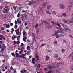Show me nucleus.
Segmentation results:
<instances>
[{"label":"nucleus","instance_id":"f257e3e1","mask_svg":"<svg viewBox=\"0 0 73 73\" xmlns=\"http://www.w3.org/2000/svg\"><path fill=\"white\" fill-rule=\"evenodd\" d=\"M64 62H60L59 63L57 64H54V65H51L50 66H48V67L49 68V69H52V68H58L60 65H64Z\"/></svg>","mask_w":73,"mask_h":73},{"label":"nucleus","instance_id":"f03ea898","mask_svg":"<svg viewBox=\"0 0 73 73\" xmlns=\"http://www.w3.org/2000/svg\"><path fill=\"white\" fill-rule=\"evenodd\" d=\"M22 33L23 34V36L24 37V38L23 39V41L26 42V40L27 39V38L26 37L27 36V33L24 31H23V32Z\"/></svg>","mask_w":73,"mask_h":73},{"label":"nucleus","instance_id":"7ed1b4c3","mask_svg":"<svg viewBox=\"0 0 73 73\" xmlns=\"http://www.w3.org/2000/svg\"><path fill=\"white\" fill-rule=\"evenodd\" d=\"M6 49V46H5V44H4L2 45V49L1 50V52L2 53H4V50H5V49Z\"/></svg>","mask_w":73,"mask_h":73},{"label":"nucleus","instance_id":"20e7f679","mask_svg":"<svg viewBox=\"0 0 73 73\" xmlns=\"http://www.w3.org/2000/svg\"><path fill=\"white\" fill-rule=\"evenodd\" d=\"M20 28H18L17 30H16L15 31V32H16V33L17 35H19V36H20L21 35V33L20 32Z\"/></svg>","mask_w":73,"mask_h":73},{"label":"nucleus","instance_id":"39448f33","mask_svg":"<svg viewBox=\"0 0 73 73\" xmlns=\"http://www.w3.org/2000/svg\"><path fill=\"white\" fill-rule=\"evenodd\" d=\"M36 3V1L32 0L29 1V5H31V4H35Z\"/></svg>","mask_w":73,"mask_h":73},{"label":"nucleus","instance_id":"423d86ee","mask_svg":"<svg viewBox=\"0 0 73 73\" xmlns=\"http://www.w3.org/2000/svg\"><path fill=\"white\" fill-rule=\"evenodd\" d=\"M59 7L61 9H65V6L62 4H60L59 5Z\"/></svg>","mask_w":73,"mask_h":73},{"label":"nucleus","instance_id":"0eeeda50","mask_svg":"<svg viewBox=\"0 0 73 73\" xmlns=\"http://www.w3.org/2000/svg\"><path fill=\"white\" fill-rule=\"evenodd\" d=\"M68 9L70 11H71L73 9V7L72 5H69L68 7Z\"/></svg>","mask_w":73,"mask_h":73},{"label":"nucleus","instance_id":"6e6552de","mask_svg":"<svg viewBox=\"0 0 73 73\" xmlns=\"http://www.w3.org/2000/svg\"><path fill=\"white\" fill-rule=\"evenodd\" d=\"M44 7H46L48 5V2L44 3L43 4Z\"/></svg>","mask_w":73,"mask_h":73},{"label":"nucleus","instance_id":"1a4fd4ad","mask_svg":"<svg viewBox=\"0 0 73 73\" xmlns=\"http://www.w3.org/2000/svg\"><path fill=\"white\" fill-rule=\"evenodd\" d=\"M68 1L69 5H72V4L73 3V0H68Z\"/></svg>","mask_w":73,"mask_h":73},{"label":"nucleus","instance_id":"9d476101","mask_svg":"<svg viewBox=\"0 0 73 73\" xmlns=\"http://www.w3.org/2000/svg\"><path fill=\"white\" fill-rule=\"evenodd\" d=\"M24 15H21V19L22 20V21H24V20H26V19H25V17H24Z\"/></svg>","mask_w":73,"mask_h":73},{"label":"nucleus","instance_id":"9b49d317","mask_svg":"<svg viewBox=\"0 0 73 73\" xmlns=\"http://www.w3.org/2000/svg\"><path fill=\"white\" fill-rule=\"evenodd\" d=\"M63 29L64 31H66L67 30H69V29H68V27L66 26H64L63 27Z\"/></svg>","mask_w":73,"mask_h":73},{"label":"nucleus","instance_id":"f8f14e48","mask_svg":"<svg viewBox=\"0 0 73 73\" xmlns=\"http://www.w3.org/2000/svg\"><path fill=\"white\" fill-rule=\"evenodd\" d=\"M60 33V31L59 30H57V32H56V33H55V34L53 35L52 36H55L56 35H57L58 33Z\"/></svg>","mask_w":73,"mask_h":73},{"label":"nucleus","instance_id":"ddd939ff","mask_svg":"<svg viewBox=\"0 0 73 73\" xmlns=\"http://www.w3.org/2000/svg\"><path fill=\"white\" fill-rule=\"evenodd\" d=\"M61 70H62V69H61V68H58L56 70V72L58 73H60V71H61Z\"/></svg>","mask_w":73,"mask_h":73},{"label":"nucleus","instance_id":"4468645a","mask_svg":"<svg viewBox=\"0 0 73 73\" xmlns=\"http://www.w3.org/2000/svg\"><path fill=\"white\" fill-rule=\"evenodd\" d=\"M51 7H52V5H50L47 7V9L48 11H49V10H50V8H51Z\"/></svg>","mask_w":73,"mask_h":73},{"label":"nucleus","instance_id":"2eb2a0df","mask_svg":"<svg viewBox=\"0 0 73 73\" xmlns=\"http://www.w3.org/2000/svg\"><path fill=\"white\" fill-rule=\"evenodd\" d=\"M27 50H31V47L29 46H27Z\"/></svg>","mask_w":73,"mask_h":73},{"label":"nucleus","instance_id":"dca6fc26","mask_svg":"<svg viewBox=\"0 0 73 73\" xmlns=\"http://www.w3.org/2000/svg\"><path fill=\"white\" fill-rule=\"evenodd\" d=\"M35 58L37 60H39V56L38 55H36V56Z\"/></svg>","mask_w":73,"mask_h":73},{"label":"nucleus","instance_id":"f3484780","mask_svg":"<svg viewBox=\"0 0 73 73\" xmlns=\"http://www.w3.org/2000/svg\"><path fill=\"white\" fill-rule=\"evenodd\" d=\"M62 15L63 16H64L65 17H67V15L65 13H62Z\"/></svg>","mask_w":73,"mask_h":73},{"label":"nucleus","instance_id":"a211bd4d","mask_svg":"<svg viewBox=\"0 0 73 73\" xmlns=\"http://www.w3.org/2000/svg\"><path fill=\"white\" fill-rule=\"evenodd\" d=\"M20 36H17V40H18V41H20Z\"/></svg>","mask_w":73,"mask_h":73},{"label":"nucleus","instance_id":"6ab92c4d","mask_svg":"<svg viewBox=\"0 0 73 73\" xmlns=\"http://www.w3.org/2000/svg\"><path fill=\"white\" fill-rule=\"evenodd\" d=\"M41 21L42 23H46V21L44 20H41Z\"/></svg>","mask_w":73,"mask_h":73},{"label":"nucleus","instance_id":"aec40b11","mask_svg":"<svg viewBox=\"0 0 73 73\" xmlns=\"http://www.w3.org/2000/svg\"><path fill=\"white\" fill-rule=\"evenodd\" d=\"M6 28H10L9 25V24L8 25H7L6 26Z\"/></svg>","mask_w":73,"mask_h":73},{"label":"nucleus","instance_id":"412c9836","mask_svg":"<svg viewBox=\"0 0 73 73\" xmlns=\"http://www.w3.org/2000/svg\"><path fill=\"white\" fill-rule=\"evenodd\" d=\"M54 57H55L56 58H58V55L56 54H55Z\"/></svg>","mask_w":73,"mask_h":73},{"label":"nucleus","instance_id":"4be33fe9","mask_svg":"<svg viewBox=\"0 0 73 73\" xmlns=\"http://www.w3.org/2000/svg\"><path fill=\"white\" fill-rule=\"evenodd\" d=\"M23 49H21V51L19 52V53L20 54H21V53L23 52Z\"/></svg>","mask_w":73,"mask_h":73},{"label":"nucleus","instance_id":"5701e85b","mask_svg":"<svg viewBox=\"0 0 73 73\" xmlns=\"http://www.w3.org/2000/svg\"><path fill=\"white\" fill-rule=\"evenodd\" d=\"M68 37L70 38H72V39H73V36H71V35H68Z\"/></svg>","mask_w":73,"mask_h":73},{"label":"nucleus","instance_id":"b1692460","mask_svg":"<svg viewBox=\"0 0 73 73\" xmlns=\"http://www.w3.org/2000/svg\"><path fill=\"white\" fill-rule=\"evenodd\" d=\"M9 11V9H6V10H5V12H6V13H8V12Z\"/></svg>","mask_w":73,"mask_h":73},{"label":"nucleus","instance_id":"393cba45","mask_svg":"<svg viewBox=\"0 0 73 73\" xmlns=\"http://www.w3.org/2000/svg\"><path fill=\"white\" fill-rule=\"evenodd\" d=\"M23 7H19V10H20V11L23 10Z\"/></svg>","mask_w":73,"mask_h":73},{"label":"nucleus","instance_id":"a878e982","mask_svg":"<svg viewBox=\"0 0 73 73\" xmlns=\"http://www.w3.org/2000/svg\"><path fill=\"white\" fill-rule=\"evenodd\" d=\"M45 11H46L47 14H50V12H49V11L46 10H45Z\"/></svg>","mask_w":73,"mask_h":73},{"label":"nucleus","instance_id":"bb28decb","mask_svg":"<svg viewBox=\"0 0 73 73\" xmlns=\"http://www.w3.org/2000/svg\"><path fill=\"white\" fill-rule=\"evenodd\" d=\"M31 52V51H28L26 53L27 55H28V54H30V52Z\"/></svg>","mask_w":73,"mask_h":73},{"label":"nucleus","instance_id":"cd10ccee","mask_svg":"<svg viewBox=\"0 0 73 73\" xmlns=\"http://www.w3.org/2000/svg\"><path fill=\"white\" fill-rule=\"evenodd\" d=\"M58 16H59V17H63V15H62L61 14H58Z\"/></svg>","mask_w":73,"mask_h":73},{"label":"nucleus","instance_id":"c85d7f7f","mask_svg":"<svg viewBox=\"0 0 73 73\" xmlns=\"http://www.w3.org/2000/svg\"><path fill=\"white\" fill-rule=\"evenodd\" d=\"M56 25H58V26L59 27H61V25H60L59 23H56Z\"/></svg>","mask_w":73,"mask_h":73},{"label":"nucleus","instance_id":"c756f323","mask_svg":"<svg viewBox=\"0 0 73 73\" xmlns=\"http://www.w3.org/2000/svg\"><path fill=\"white\" fill-rule=\"evenodd\" d=\"M17 25H15V26H14V28L15 29H17Z\"/></svg>","mask_w":73,"mask_h":73},{"label":"nucleus","instance_id":"7c9ffc66","mask_svg":"<svg viewBox=\"0 0 73 73\" xmlns=\"http://www.w3.org/2000/svg\"><path fill=\"white\" fill-rule=\"evenodd\" d=\"M52 24L54 25H56L57 24V23H56L54 22V23H52Z\"/></svg>","mask_w":73,"mask_h":73},{"label":"nucleus","instance_id":"2f4dec72","mask_svg":"<svg viewBox=\"0 0 73 73\" xmlns=\"http://www.w3.org/2000/svg\"><path fill=\"white\" fill-rule=\"evenodd\" d=\"M11 55H12L13 57H15V54L13 52L11 53Z\"/></svg>","mask_w":73,"mask_h":73},{"label":"nucleus","instance_id":"473e14b6","mask_svg":"<svg viewBox=\"0 0 73 73\" xmlns=\"http://www.w3.org/2000/svg\"><path fill=\"white\" fill-rule=\"evenodd\" d=\"M13 37L15 39H16V37H17V36H16V35H13Z\"/></svg>","mask_w":73,"mask_h":73},{"label":"nucleus","instance_id":"72a5a7b5","mask_svg":"<svg viewBox=\"0 0 73 73\" xmlns=\"http://www.w3.org/2000/svg\"><path fill=\"white\" fill-rule=\"evenodd\" d=\"M25 17V19H26L27 17H28V16L26 15H24L23 16Z\"/></svg>","mask_w":73,"mask_h":73},{"label":"nucleus","instance_id":"f704fd0d","mask_svg":"<svg viewBox=\"0 0 73 73\" xmlns=\"http://www.w3.org/2000/svg\"><path fill=\"white\" fill-rule=\"evenodd\" d=\"M73 61V56L71 58V60H70V62H72Z\"/></svg>","mask_w":73,"mask_h":73},{"label":"nucleus","instance_id":"c9c22d12","mask_svg":"<svg viewBox=\"0 0 73 73\" xmlns=\"http://www.w3.org/2000/svg\"><path fill=\"white\" fill-rule=\"evenodd\" d=\"M10 69L11 70H14V69L13 68V67L12 66L10 67Z\"/></svg>","mask_w":73,"mask_h":73},{"label":"nucleus","instance_id":"e433bc0d","mask_svg":"<svg viewBox=\"0 0 73 73\" xmlns=\"http://www.w3.org/2000/svg\"><path fill=\"white\" fill-rule=\"evenodd\" d=\"M49 59V57L47 56L46 58V60H48Z\"/></svg>","mask_w":73,"mask_h":73},{"label":"nucleus","instance_id":"4c0bfd02","mask_svg":"<svg viewBox=\"0 0 73 73\" xmlns=\"http://www.w3.org/2000/svg\"><path fill=\"white\" fill-rule=\"evenodd\" d=\"M38 68H41V65L40 64H38Z\"/></svg>","mask_w":73,"mask_h":73},{"label":"nucleus","instance_id":"58836bf2","mask_svg":"<svg viewBox=\"0 0 73 73\" xmlns=\"http://www.w3.org/2000/svg\"><path fill=\"white\" fill-rule=\"evenodd\" d=\"M20 43V42L18 41L16 42V44H19Z\"/></svg>","mask_w":73,"mask_h":73},{"label":"nucleus","instance_id":"ea45409f","mask_svg":"<svg viewBox=\"0 0 73 73\" xmlns=\"http://www.w3.org/2000/svg\"><path fill=\"white\" fill-rule=\"evenodd\" d=\"M62 53H64L65 52V50L64 49H62Z\"/></svg>","mask_w":73,"mask_h":73},{"label":"nucleus","instance_id":"a19ab883","mask_svg":"<svg viewBox=\"0 0 73 73\" xmlns=\"http://www.w3.org/2000/svg\"><path fill=\"white\" fill-rule=\"evenodd\" d=\"M33 42H36V40H35V38H33Z\"/></svg>","mask_w":73,"mask_h":73},{"label":"nucleus","instance_id":"79ce46f5","mask_svg":"<svg viewBox=\"0 0 73 73\" xmlns=\"http://www.w3.org/2000/svg\"><path fill=\"white\" fill-rule=\"evenodd\" d=\"M13 9L15 11H16V8L15 7V6L13 7Z\"/></svg>","mask_w":73,"mask_h":73},{"label":"nucleus","instance_id":"37998d69","mask_svg":"<svg viewBox=\"0 0 73 73\" xmlns=\"http://www.w3.org/2000/svg\"><path fill=\"white\" fill-rule=\"evenodd\" d=\"M52 13L54 15H56V12L55 11L52 12Z\"/></svg>","mask_w":73,"mask_h":73},{"label":"nucleus","instance_id":"c03bdc74","mask_svg":"<svg viewBox=\"0 0 73 73\" xmlns=\"http://www.w3.org/2000/svg\"><path fill=\"white\" fill-rule=\"evenodd\" d=\"M3 36L1 35H0V38L3 37Z\"/></svg>","mask_w":73,"mask_h":73},{"label":"nucleus","instance_id":"a18cd8bd","mask_svg":"<svg viewBox=\"0 0 73 73\" xmlns=\"http://www.w3.org/2000/svg\"><path fill=\"white\" fill-rule=\"evenodd\" d=\"M50 25H49V24H48L47 25V27H48V28H49L50 27Z\"/></svg>","mask_w":73,"mask_h":73},{"label":"nucleus","instance_id":"49530a36","mask_svg":"<svg viewBox=\"0 0 73 73\" xmlns=\"http://www.w3.org/2000/svg\"><path fill=\"white\" fill-rule=\"evenodd\" d=\"M35 27L36 28H37L38 27V24H36L35 26Z\"/></svg>","mask_w":73,"mask_h":73},{"label":"nucleus","instance_id":"de8ad7c7","mask_svg":"<svg viewBox=\"0 0 73 73\" xmlns=\"http://www.w3.org/2000/svg\"><path fill=\"white\" fill-rule=\"evenodd\" d=\"M20 14H19V13H18V14L17 15V17H20Z\"/></svg>","mask_w":73,"mask_h":73},{"label":"nucleus","instance_id":"09e8293b","mask_svg":"<svg viewBox=\"0 0 73 73\" xmlns=\"http://www.w3.org/2000/svg\"><path fill=\"white\" fill-rule=\"evenodd\" d=\"M35 58H33L32 60V61H35Z\"/></svg>","mask_w":73,"mask_h":73},{"label":"nucleus","instance_id":"8fccbe9b","mask_svg":"<svg viewBox=\"0 0 73 73\" xmlns=\"http://www.w3.org/2000/svg\"><path fill=\"white\" fill-rule=\"evenodd\" d=\"M54 44H56V45H57V41H55V42H54Z\"/></svg>","mask_w":73,"mask_h":73},{"label":"nucleus","instance_id":"3c124183","mask_svg":"<svg viewBox=\"0 0 73 73\" xmlns=\"http://www.w3.org/2000/svg\"><path fill=\"white\" fill-rule=\"evenodd\" d=\"M61 37V36L60 35H58L57 36H56V38H59V37Z\"/></svg>","mask_w":73,"mask_h":73},{"label":"nucleus","instance_id":"603ef678","mask_svg":"<svg viewBox=\"0 0 73 73\" xmlns=\"http://www.w3.org/2000/svg\"><path fill=\"white\" fill-rule=\"evenodd\" d=\"M22 12L24 13V12H27V10H26L25 11V10H23V11H22Z\"/></svg>","mask_w":73,"mask_h":73},{"label":"nucleus","instance_id":"864d4df0","mask_svg":"<svg viewBox=\"0 0 73 73\" xmlns=\"http://www.w3.org/2000/svg\"><path fill=\"white\" fill-rule=\"evenodd\" d=\"M10 25L11 26H13V23H11L10 24Z\"/></svg>","mask_w":73,"mask_h":73},{"label":"nucleus","instance_id":"5fc2aeb1","mask_svg":"<svg viewBox=\"0 0 73 73\" xmlns=\"http://www.w3.org/2000/svg\"><path fill=\"white\" fill-rule=\"evenodd\" d=\"M32 36L33 37H35V34H32Z\"/></svg>","mask_w":73,"mask_h":73},{"label":"nucleus","instance_id":"6e6d98bb","mask_svg":"<svg viewBox=\"0 0 73 73\" xmlns=\"http://www.w3.org/2000/svg\"><path fill=\"white\" fill-rule=\"evenodd\" d=\"M15 55L17 56H19V54H18V53H16L15 54Z\"/></svg>","mask_w":73,"mask_h":73},{"label":"nucleus","instance_id":"4d7b16f0","mask_svg":"<svg viewBox=\"0 0 73 73\" xmlns=\"http://www.w3.org/2000/svg\"><path fill=\"white\" fill-rule=\"evenodd\" d=\"M13 42L14 44H16V42L15 40Z\"/></svg>","mask_w":73,"mask_h":73},{"label":"nucleus","instance_id":"13d9d810","mask_svg":"<svg viewBox=\"0 0 73 73\" xmlns=\"http://www.w3.org/2000/svg\"><path fill=\"white\" fill-rule=\"evenodd\" d=\"M2 61L3 63H5V60H2Z\"/></svg>","mask_w":73,"mask_h":73},{"label":"nucleus","instance_id":"bf43d9fd","mask_svg":"<svg viewBox=\"0 0 73 73\" xmlns=\"http://www.w3.org/2000/svg\"><path fill=\"white\" fill-rule=\"evenodd\" d=\"M32 56H29V59H30V58H32Z\"/></svg>","mask_w":73,"mask_h":73},{"label":"nucleus","instance_id":"052dcab7","mask_svg":"<svg viewBox=\"0 0 73 73\" xmlns=\"http://www.w3.org/2000/svg\"><path fill=\"white\" fill-rule=\"evenodd\" d=\"M22 57H25V54H22Z\"/></svg>","mask_w":73,"mask_h":73},{"label":"nucleus","instance_id":"680f3d73","mask_svg":"<svg viewBox=\"0 0 73 73\" xmlns=\"http://www.w3.org/2000/svg\"><path fill=\"white\" fill-rule=\"evenodd\" d=\"M25 26H27V23H25Z\"/></svg>","mask_w":73,"mask_h":73},{"label":"nucleus","instance_id":"e2e57ef3","mask_svg":"<svg viewBox=\"0 0 73 73\" xmlns=\"http://www.w3.org/2000/svg\"><path fill=\"white\" fill-rule=\"evenodd\" d=\"M61 33H62V34H63L64 33V32H63L62 31H60Z\"/></svg>","mask_w":73,"mask_h":73},{"label":"nucleus","instance_id":"0e129e2a","mask_svg":"<svg viewBox=\"0 0 73 73\" xmlns=\"http://www.w3.org/2000/svg\"><path fill=\"white\" fill-rule=\"evenodd\" d=\"M23 45H24V44L23 43H21V46H23Z\"/></svg>","mask_w":73,"mask_h":73},{"label":"nucleus","instance_id":"69168bd1","mask_svg":"<svg viewBox=\"0 0 73 73\" xmlns=\"http://www.w3.org/2000/svg\"><path fill=\"white\" fill-rule=\"evenodd\" d=\"M11 31L12 32H13V31H14V29H13V28H12L11 29Z\"/></svg>","mask_w":73,"mask_h":73},{"label":"nucleus","instance_id":"338daca9","mask_svg":"<svg viewBox=\"0 0 73 73\" xmlns=\"http://www.w3.org/2000/svg\"><path fill=\"white\" fill-rule=\"evenodd\" d=\"M32 64H35V61H32Z\"/></svg>","mask_w":73,"mask_h":73},{"label":"nucleus","instance_id":"774afa93","mask_svg":"<svg viewBox=\"0 0 73 73\" xmlns=\"http://www.w3.org/2000/svg\"><path fill=\"white\" fill-rule=\"evenodd\" d=\"M44 70L45 71H47V69L46 68H44Z\"/></svg>","mask_w":73,"mask_h":73}]
</instances>
